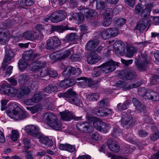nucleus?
Instances as JSON below:
<instances>
[{"mask_svg":"<svg viewBox=\"0 0 159 159\" xmlns=\"http://www.w3.org/2000/svg\"><path fill=\"white\" fill-rule=\"evenodd\" d=\"M6 113L7 115L14 120H23L29 117L28 113L20 109V108L15 103H10L7 107Z\"/></svg>","mask_w":159,"mask_h":159,"instance_id":"nucleus-1","label":"nucleus"},{"mask_svg":"<svg viewBox=\"0 0 159 159\" xmlns=\"http://www.w3.org/2000/svg\"><path fill=\"white\" fill-rule=\"evenodd\" d=\"M42 117L51 127L58 130L61 129L62 123L54 113L46 112L42 115Z\"/></svg>","mask_w":159,"mask_h":159,"instance_id":"nucleus-2","label":"nucleus"},{"mask_svg":"<svg viewBox=\"0 0 159 159\" xmlns=\"http://www.w3.org/2000/svg\"><path fill=\"white\" fill-rule=\"evenodd\" d=\"M118 64L117 62L113 61H110L102 64L101 66L98 67L100 68V70L105 73H107L113 71L115 70L116 66Z\"/></svg>","mask_w":159,"mask_h":159,"instance_id":"nucleus-3","label":"nucleus"},{"mask_svg":"<svg viewBox=\"0 0 159 159\" xmlns=\"http://www.w3.org/2000/svg\"><path fill=\"white\" fill-rule=\"evenodd\" d=\"M81 73V71L79 68H75L70 66H69L63 71L62 75L66 78L70 76L75 77L79 75Z\"/></svg>","mask_w":159,"mask_h":159,"instance_id":"nucleus-4","label":"nucleus"},{"mask_svg":"<svg viewBox=\"0 0 159 159\" xmlns=\"http://www.w3.org/2000/svg\"><path fill=\"white\" fill-rule=\"evenodd\" d=\"M149 57L145 53L142 54L139 59H137L136 62L138 67L140 70H144L150 62Z\"/></svg>","mask_w":159,"mask_h":159,"instance_id":"nucleus-5","label":"nucleus"},{"mask_svg":"<svg viewBox=\"0 0 159 159\" xmlns=\"http://www.w3.org/2000/svg\"><path fill=\"white\" fill-rule=\"evenodd\" d=\"M5 93L7 94L8 95L13 97H16L21 98L20 95V89H17L16 88L7 87L5 86L3 89Z\"/></svg>","mask_w":159,"mask_h":159,"instance_id":"nucleus-6","label":"nucleus"},{"mask_svg":"<svg viewBox=\"0 0 159 159\" xmlns=\"http://www.w3.org/2000/svg\"><path fill=\"white\" fill-rule=\"evenodd\" d=\"M78 9L81 11V12L84 14L88 21L90 20L92 17L97 16L98 15V13L95 10L85 8L84 7H80Z\"/></svg>","mask_w":159,"mask_h":159,"instance_id":"nucleus-7","label":"nucleus"},{"mask_svg":"<svg viewBox=\"0 0 159 159\" xmlns=\"http://www.w3.org/2000/svg\"><path fill=\"white\" fill-rule=\"evenodd\" d=\"M61 116V119L63 120L67 121L74 119L75 120H82V117H76L74 116L71 112L68 110H65L60 112Z\"/></svg>","mask_w":159,"mask_h":159,"instance_id":"nucleus-8","label":"nucleus"},{"mask_svg":"<svg viewBox=\"0 0 159 159\" xmlns=\"http://www.w3.org/2000/svg\"><path fill=\"white\" fill-rule=\"evenodd\" d=\"M14 56V54L13 52L10 50L6 51V54L4 57V62L3 63L1 69L3 70H4L6 68L7 64L9 63L11 60Z\"/></svg>","mask_w":159,"mask_h":159,"instance_id":"nucleus-9","label":"nucleus"},{"mask_svg":"<svg viewBox=\"0 0 159 159\" xmlns=\"http://www.w3.org/2000/svg\"><path fill=\"white\" fill-rule=\"evenodd\" d=\"M73 53V50L72 48L65 51H61L57 53V60L59 61L62 60L72 55Z\"/></svg>","mask_w":159,"mask_h":159,"instance_id":"nucleus-10","label":"nucleus"},{"mask_svg":"<svg viewBox=\"0 0 159 159\" xmlns=\"http://www.w3.org/2000/svg\"><path fill=\"white\" fill-rule=\"evenodd\" d=\"M117 86L122 88L123 89L128 90L131 88L138 87L140 85V83H139L137 84H134L133 85L128 83L126 82H122L119 81L116 84Z\"/></svg>","mask_w":159,"mask_h":159,"instance_id":"nucleus-11","label":"nucleus"},{"mask_svg":"<svg viewBox=\"0 0 159 159\" xmlns=\"http://www.w3.org/2000/svg\"><path fill=\"white\" fill-rule=\"evenodd\" d=\"M114 49L116 53L123 55L125 52V44L121 41H118L115 43Z\"/></svg>","mask_w":159,"mask_h":159,"instance_id":"nucleus-12","label":"nucleus"},{"mask_svg":"<svg viewBox=\"0 0 159 159\" xmlns=\"http://www.w3.org/2000/svg\"><path fill=\"white\" fill-rule=\"evenodd\" d=\"M107 146L111 151L117 152L119 151L120 147L118 143L112 139H109L107 141Z\"/></svg>","mask_w":159,"mask_h":159,"instance_id":"nucleus-13","label":"nucleus"},{"mask_svg":"<svg viewBox=\"0 0 159 159\" xmlns=\"http://www.w3.org/2000/svg\"><path fill=\"white\" fill-rule=\"evenodd\" d=\"M60 43V41L56 36H54L48 39L47 41L46 48L48 49L54 48L58 45Z\"/></svg>","mask_w":159,"mask_h":159,"instance_id":"nucleus-14","label":"nucleus"},{"mask_svg":"<svg viewBox=\"0 0 159 159\" xmlns=\"http://www.w3.org/2000/svg\"><path fill=\"white\" fill-rule=\"evenodd\" d=\"M25 129L27 133L33 136H36L39 134L38 128L34 125H27Z\"/></svg>","mask_w":159,"mask_h":159,"instance_id":"nucleus-15","label":"nucleus"},{"mask_svg":"<svg viewBox=\"0 0 159 159\" xmlns=\"http://www.w3.org/2000/svg\"><path fill=\"white\" fill-rule=\"evenodd\" d=\"M77 129L81 131H89V129H91L93 127L87 122L84 121L79 122L76 125Z\"/></svg>","mask_w":159,"mask_h":159,"instance_id":"nucleus-16","label":"nucleus"},{"mask_svg":"<svg viewBox=\"0 0 159 159\" xmlns=\"http://www.w3.org/2000/svg\"><path fill=\"white\" fill-rule=\"evenodd\" d=\"M93 112L98 116H103L111 113V111L110 109H104L101 108H99L93 110Z\"/></svg>","mask_w":159,"mask_h":159,"instance_id":"nucleus-17","label":"nucleus"},{"mask_svg":"<svg viewBox=\"0 0 159 159\" xmlns=\"http://www.w3.org/2000/svg\"><path fill=\"white\" fill-rule=\"evenodd\" d=\"M45 65V62H40L39 61L34 62L30 65L31 70L36 72L39 71Z\"/></svg>","mask_w":159,"mask_h":159,"instance_id":"nucleus-18","label":"nucleus"},{"mask_svg":"<svg viewBox=\"0 0 159 159\" xmlns=\"http://www.w3.org/2000/svg\"><path fill=\"white\" fill-rule=\"evenodd\" d=\"M100 59V57L97 54L92 52L88 56L87 61L89 64H93L98 62Z\"/></svg>","mask_w":159,"mask_h":159,"instance_id":"nucleus-19","label":"nucleus"},{"mask_svg":"<svg viewBox=\"0 0 159 159\" xmlns=\"http://www.w3.org/2000/svg\"><path fill=\"white\" fill-rule=\"evenodd\" d=\"M39 54H34L33 55V52L32 50L24 52L23 56V60L26 61L36 58L39 56Z\"/></svg>","mask_w":159,"mask_h":159,"instance_id":"nucleus-20","label":"nucleus"},{"mask_svg":"<svg viewBox=\"0 0 159 159\" xmlns=\"http://www.w3.org/2000/svg\"><path fill=\"white\" fill-rule=\"evenodd\" d=\"M23 36L26 39L32 41L35 40L38 37L36 33L32 31L25 32L23 34Z\"/></svg>","mask_w":159,"mask_h":159,"instance_id":"nucleus-21","label":"nucleus"},{"mask_svg":"<svg viewBox=\"0 0 159 159\" xmlns=\"http://www.w3.org/2000/svg\"><path fill=\"white\" fill-rule=\"evenodd\" d=\"M76 94V93L70 89L68 90L66 92L59 93L57 95L59 98L61 97L71 98L73 97Z\"/></svg>","mask_w":159,"mask_h":159,"instance_id":"nucleus-22","label":"nucleus"},{"mask_svg":"<svg viewBox=\"0 0 159 159\" xmlns=\"http://www.w3.org/2000/svg\"><path fill=\"white\" fill-rule=\"evenodd\" d=\"M39 139L40 143L46 146L49 147L52 146L53 142L51 139L42 136H40Z\"/></svg>","mask_w":159,"mask_h":159,"instance_id":"nucleus-23","label":"nucleus"},{"mask_svg":"<svg viewBox=\"0 0 159 159\" xmlns=\"http://www.w3.org/2000/svg\"><path fill=\"white\" fill-rule=\"evenodd\" d=\"M78 80L81 81L79 82L78 85L82 88L89 86L90 84V80L85 77H81L77 79Z\"/></svg>","mask_w":159,"mask_h":159,"instance_id":"nucleus-24","label":"nucleus"},{"mask_svg":"<svg viewBox=\"0 0 159 159\" xmlns=\"http://www.w3.org/2000/svg\"><path fill=\"white\" fill-rule=\"evenodd\" d=\"M136 77L135 73L134 72L125 70L123 71V78L126 80L133 79Z\"/></svg>","mask_w":159,"mask_h":159,"instance_id":"nucleus-25","label":"nucleus"},{"mask_svg":"<svg viewBox=\"0 0 159 159\" xmlns=\"http://www.w3.org/2000/svg\"><path fill=\"white\" fill-rule=\"evenodd\" d=\"M73 98L69 99V102L72 104L76 105L80 107L83 106L82 102L80 101V97L76 94Z\"/></svg>","mask_w":159,"mask_h":159,"instance_id":"nucleus-26","label":"nucleus"},{"mask_svg":"<svg viewBox=\"0 0 159 159\" xmlns=\"http://www.w3.org/2000/svg\"><path fill=\"white\" fill-rule=\"evenodd\" d=\"M98 44V41L96 40L89 41L86 45V48L89 51H91L94 50Z\"/></svg>","mask_w":159,"mask_h":159,"instance_id":"nucleus-27","label":"nucleus"},{"mask_svg":"<svg viewBox=\"0 0 159 159\" xmlns=\"http://www.w3.org/2000/svg\"><path fill=\"white\" fill-rule=\"evenodd\" d=\"M26 109L30 111L31 113L34 114L39 111L42 109L43 106L40 104H38L35 106L27 107Z\"/></svg>","mask_w":159,"mask_h":159,"instance_id":"nucleus-28","label":"nucleus"},{"mask_svg":"<svg viewBox=\"0 0 159 159\" xmlns=\"http://www.w3.org/2000/svg\"><path fill=\"white\" fill-rule=\"evenodd\" d=\"M151 10V7L149 6H147L144 9L141 11L140 16L143 20L146 19V18L149 15Z\"/></svg>","mask_w":159,"mask_h":159,"instance_id":"nucleus-29","label":"nucleus"},{"mask_svg":"<svg viewBox=\"0 0 159 159\" xmlns=\"http://www.w3.org/2000/svg\"><path fill=\"white\" fill-rule=\"evenodd\" d=\"M82 13H74L72 15V17L74 19L75 22L79 23L83 21L84 17L82 15Z\"/></svg>","mask_w":159,"mask_h":159,"instance_id":"nucleus-30","label":"nucleus"},{"mask_svg":"<svg viewBox=\"0 0 159 159\" xmlns=\"http://www.w3.org/2000/svg\"><path fill=\"white\" fill-rule=\"evenodd\" d=\"M30 79V76L26 74H21L20 75L18 81L21 84H24Z\"/></svg>","mask_w":159,"mask_h":159,"instance_id":"nucleus-31","label":"nucleus"},{"mask_svg":"<svg viewBox=\"0 0 159 159\" xmlns=\"http://www.w3.org/2000/svg\"><path fill=\"white\" fill-rule=\"evenodd\" d=\"M147 20L145 19L140 20L136 26L137 29L141 31L145 29L147 25Z\"/></svg>","mask_w":159,"mask_h":159,"instance_id":"nucleus-32","label":"nucleus"},{"mask_svg":"<svg viewBox=\"0 0 159 159\" xmlns=\"http://www.w3.org/2000/svg\"><path fill=\"white\" fill-rule=\"evenodd\" d=\"M55 17L58 20L59 22L63 20L66 18L65 13L62 11H59L53 13Z\"/></svg>","mask_w":159,"mask_h":159,"instance_id":"nucleus-33","label":"nucleus"},{"mask_svg":"<svg viewBox=\"0 0 159 159\" xmlns=\"http://www.w3.org/2000/svg\"><path fill=\"white\" fill-rule=\"evenodd\" d=\"M9 34L8 32L0 34V43L2 44H5L8 40Z\"/></svg>","mask_w":159,"mask_h":159,"instance_id":"nucleus-34","label":"nucleus"},{"mask_svg":"<svg viewBox=\"0 0 159 159\" xmlns=\"http://www.w3.org/2000/svg\"><path fill=\"white\" fill-rule=\"evenodd\" d=\"M137 51V49L136 48L132 47L128 48L127 49L126 56L129 58H131Z\"/></svg>","mask_w":159,"mask_h":159,"instance_id":"nucleus-35","label":"nucleus"},{"mask_svg":"<svg viewBox=\"0 0 159 159\" xmlns=\"http://www.w3.org/2000/svg\"><path fill=\"white\" fill-rule=\"evenodd\" d=\"M43 91L47 93H50L52 92L57 91L59 90L58 88L55 85H49L43 89Z\"/></svg>","mask_w":159,"mask_h":159,"instance_id":"nucleus-36","label":"nucleus"},{"mask_svg":"<svg viewBox=\"0 0 159 159\" xmlns=\"http://www.w3.org/2000/svg\"><path fill=\"white\" fill-rule=\"evenodd\" d=\"M133 102L137 111H142L143 110L144 107L143 106L141 105L139 101L136 98H134L133 99Z\"/></svg>","mask_w":159,"mask_h":159,"instance_id":"nucleus-37","label":"nucleus"},{"mask_svg":"<svg viewBox=\"0 0 159 159\" xmlns=\"http://www.w3.org/2000/svg\"><path fill=\"white\" fill-rule=\"evenodd\" d=\"M20 95H21V98L24 97L25 95L29 94L30 92V89L27 87L23 86L20 89Z\"/></svg>","mask_w":159,"mask_h":159,"instance_id":"nucleus-38","label":"nucleus"},{"mask_svg":"<svg viewBox=\"0 0 159 159\" xmlns=\"http://www.w3.org/2000/svg\"><path fill=\"white\" fill-rule=\"evenodd\" d=\"M18 65L20 70L23 71L28 66L26 61L23 59H20L19 61Z\"/></svg>","mask_w":159,"mask_h":159,"instance_id":"nucleus-39","label":"nucleus"},{"mask_svg":"<svg viewBox=\"0 0 159 159\" xmlns=\"http://www.w3.org/2000/svg\"><path fill=\"white\" fill-rule=\"evenodd\" d=\"M99 97V95L98 93H93L88 95L86 98L87 101H95L98 99Z\"/></svg>","mask_w":159,"mask_h":159,"instance_id":"nucleus-40","label":"nucleus"},{"mask_svg":"<svg viewBox=\"0 0 159 159\" xmlns=\"http://www.w3.org/2000/svg\"><path fill=\"white\" fill-rule=\"evenodd\" d=\"M132 119L130 116L127 115L126 116L123 117L121 120L122 125H126L127 124L132 120Z\"/></svg>","mask_w":159,"mask_h":159,"instance_id":"nucleus-41","label":"nucleus"},{"mask_svg":"<svg viewBox=\"0 0 159 159\" xmlns=\"http://www.w3.org/2000/svg\"><path fill=\"white\" fill-rule=\"evenodd\" d=\"M108 29H104L102 31L100 35L102 39H106L110 38Z\"/></svg>","mask_w":159,"mask_h":159,"instance_id":"nucleus-42","label":"nucleus"},{"mask_svg":"<svg viewBox=\"0 0 159 159\" xmlns=\"http://www.w3.org/2000/svg\"><path fill=\"white\" fill-rule=\"evenodd\" d=\"M110 37H115L119 34L118 30L116 28H111L108 29Z\"/></svg>","mask_w":159,"mask_h":159,"instance_id":"nucleus-43","label":"nucleus"},{"mask_svg":"<svg viewBox=\"0 0 159 159\" xmlns=\"http://www.w3.org/2000/svg\"><path fill=\"white\" fill-rule=\"evenodd\" d=\"M110 128V126L109 125L103 122L102 123V126L100 128L101 129H99V131L103 133H107Z\"/></svg>","mask_w":159,"mask_h":159,"instance_id":"nucleus-44","label":"nucleus"},{"mask_svg":"<svg viewBox=\"0 0 159 159\" xmlns=\"http://www.w3.org/2000/svg\"><path fill=\"white\" fill-rule=\"evenodd\" d=\"M48 74V72L46 70H42L40 71L39 70L35 74V77L36 78H40L41 77H43L47 75Z\"/></svg>","mask_w":159,"mask_h":159,"instance_id":"nucleus-45","label":"nucleus"},{"mask_svg":"<svg viewBox=\"0 0 159 159\" xmlns=\"http://www.w3.org/2000/svg\"><path fill=\"white\" fill-rule=\"evenodd\" d=\"M117 11L116 8H115L112 10V9L111 8H107V9L106 12L104 13V16H107L111 17V15L113 14H116V12Z\"/></svg>","mask_w":159,"mask_h":159,"instance_id":"nucleus-46","label":"nucleus"},{"mask_svg":"<svg viewBox=\"0 0 159 159\" xmlns=\"http://www.w3.org/2000/svg\"><path fill=\"white\" fill-rule=\"evenodd\" d=\"M111 17L107 16H104V20L102 23V25L105 27H107L111 23Z\"/></svg>","mask_w":159,"mask_h":159,"instance_id":"nucleus-47","label":"nucleus"},{"mask_svg":"<svg viewBox=\"0 0 159 159\" xmlns=\"http://www.w3.org/2000/svg\"><path fill=\"white\" fill-rule=\"evenodd\" d=\"M146 94L148 97L149 98L153 100L154 99V97L156 96L157 93L149 89L148 90Z\"/></svg>","mask_w":159,"mask_h":159,"instance_id":"nucleus-48","label":"nucleus"},{"mask_svg":"<svg viewBox=\"0 0 159 159\" xmlns=\"http://www.w3.org/2000/svg\"><path fill=\"white\" fill-rule=\"evenodd\" d=\"M31 98L34 103H38L42 100V97L39 94H36L34 95Z\"/></svg>","mask_w":159,"mask_h":159,"instance_id":"nucleus-49","label":"nucleus"},{"mask_svg":"<svg viewBox=\"0 0 159 159\" xmlns=\"http://www.w3.org/2000/svg\"><path fill=\"white\" fill-rule=\"evenodd\" d=\"M103 122L102 121L100 120L96 119L93 122V125L94 127L97 130H99L102 126V123Z\"/></svg>","mask_w":159,"mask_h":159,"instance_id":"nucleus-50","label":"nucleus"},{"mask_svg":"<svg viewBox=\"0 0 159 159\" xmlns=\"http://www.w3.org/2000/svg\"><path fill=\"white\" fill-rule=\"evenodd\" d=\"M11 139L13 141H16L18 139L19 137V134L17 131L14 130L11 132Z\"/></svg>","mask_w":159,"mask_h":159,"instance_id":"nucleus-51","label":"nucleus"},{"mask_svg":"<svg viewBox=\"0 0 159 159\" xmlns=\"http://www.w3.org/2000/svg\"><path fill=\"white\" fill-rule=\"evenodd\" d=\"M121 134V131L119 128L118 127L117 128H114L111 133V135L114 137H116L120 135Z\"/></svg>","mask_w":159,"mask_h":159,"instance_id":"nucleus-52","label":"nucleus"},{"mask_svg":"<svg viewBox=\"0 0 159 159\" xmlns=\"http://www.w3.org/2000/svg\"><path fill=\"white\" fill-rule=\"evenodd\" d=\"M90 136L92 139L95 140L99 141L102 139L101 136L96 132L93 134H90Z\"/></svg>","mask_w":159,"mask_h":159,"instance_id":"nucleus-53","label":"nucleus"},{"mask_svg":"<svg viewBox=\"0 0 159 159\" xmlns=\"http://www.w3.org/2000/svg\"><path fill=\"white\" fill-rule=\"evenodd\" d=\"M105 0H97L96 2V8L99 9L103 8L105 6Z\"/></svg>","mask_w":159,"mask_h":159,"instance_id":"nucleus-54","label":"nucleus"},{"mask_svg":"<svg viewBox=\"0 0 159 159\" xmlns=\"http://www.w3.org/2000/svg\"><path fill=\"white\" fill-rule=\"evenodd\" d=\"M143 10V6L140 3H138L135 6L134 12L136 14H139Z\"/></svg>","mask_w":159,"mask_h":159,"instance_id":"nucleus-55","label":"nucleus"},{"mask_svg":"<svg viewBox=\"0 0 159 159\" xmlns=\"http://www.w3.org/2000/svg\"><path fill=\"white\" fill-rule=\"evenodd\" d=\"M126 22V20L124 18L118 19L116 21V25L118 27H121L124 25Z\"/></svg>","mask_w":159,"mask_h":159,"instance_id":"nucleus-56","label":"nucleus"},{"mask_svg":"<svg viewBox=\"0 0 159 159\" xmlns=\"http://www.w3.org/2000/svg\"><path fill=\"white\" fill-rule=\"evenodd\" d=\"M77 39V36L75 33L70 34L66 37V40L67 41H73Z\"/></svg>","mask_w":159,"mask_h":159,"instance_id":"nucleus-57","label":"nucleus"},{"mask_svg":"<svg viewBox=\"0 0 159 159\" xmlns=\"http://www.w3.org/2000/svg\"><path fill=\"white\" fill-rule=\"evenodd\" d=\"M66 82L67 88L75 84L76 83V81L74 79H66Z\"/></svg>","mask_w":159,"mask_h":159,"instance_id":"nucleus-58","label":"nucleus"},{"mask_svg":"<svg viewBox=\"0 0 159 159\" xmlns=\"http://www.w3.org/2000/svg\"><path fill=\"white\" fill-rule=\"evenodd\" d=\"M25 145L24 148L25 149H28L30 147L31 141L30 139H24L23 140Z\"/></svg>","mask_w":159,"mask_h":159,"instance_id":"nucleus-59","label":"nucleus"},{"mask_svg":"<svg viewBox=\"0 0 159 159\" xmlns=\"http://www.w3.org/2000/svg\"><path fill=\"white\" fill-rule=\"evenodd\" d=\"M128 104H125V103L121 104L119 103L117 105V109L119 110H123L126 109L128 108Z\"/></svg>","mask_w":159,"mask_h":159,"instance_id":"nucleus-60","label":"nucleus"},{"mask_svg":"<svg viewBox=\"0 0 159 159\" xmlns=\"http://www.w3.org/2000/svg\"><path fill=\"white\" fill-rule=\"evenodd\" d=\"M107 155L109 157H111V159H128L126 158L120 156L115 155H112L111 153H108Z\"/></svg>","mask_w":159,"mask_h":159,"instance_id":"nucleus-61","label":"nucleus"},{"mask_svg":"<svg viewBox=\"0 0 159 159\" xmlns=\"http://www.w3.org/2000/svg\"><path fill=\"white\" fill-rule=\"evenodd\" d=\"M98 104L99 108H102L107 105V99H103L101 100L98 103Z\"/></svg>","mask_w":159,"mask_h":159,"instance_id":"nucleus-62","label":"nucleus"},{"mask_svg":"<svg viewBox=\"0 0 159 159\" xmlns=\"http://www.w3.org/2000/svg\"><path fill=\"white\" fill-rule=\"evenodd\" d=\"M48 74L49 76L52 77H55L57 75L56 71L52 69H50L48 71Z\"/></svg>","mask_w":159,"mask_h":159,"instance_id":"nucleus-63","label":"nucleus"},{"mask_svg":"<svg viewBox=\"0 0 159 159\" xmlns=\"http://www.w3.org/2000/svg\"><path fill=\"white\" fill-rule=\"evenodd\" d=\"M46 104L45 106H46V107L51 110H53L54 109V105L53 103L47 100H46Z\"/></svg>","mask_w":159,"mask_h":159,"instance_id":"nucleus-64","label":"nucleus"}]
</instances>
